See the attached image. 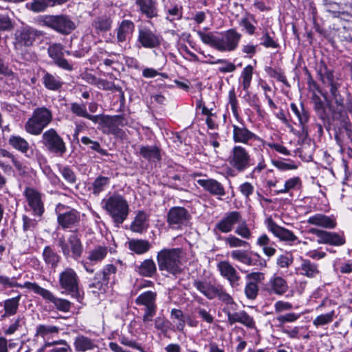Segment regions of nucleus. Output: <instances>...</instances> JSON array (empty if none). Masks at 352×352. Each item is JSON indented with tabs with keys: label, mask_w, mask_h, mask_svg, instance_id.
<instances>
[{
	"label": "nucleus",
	"mask_w": 352,
	"mask_h": 352,
	"mask_svg": "<svg viewBox=\"0 0 352 352\" xmlns=\"http://www.w3.org/2000/svg\"><path fill=\"white\" fill-rule=\"evenodd\" d=\"M197 34L204 44L221 52L234 51L242 37L241 34L233 28L217 34L198 30Z\"/></svg>",
	"instance_id": "obj_1"
},
{
	"label": "nucleus",
	"mask_w": 352,
	"mask_h": 352,
	"mask_svg": "<svg viewBox=\"0 0 352 352\" xmlns=\"http://www.w3.org/2000/svg\"><path fill=\"white\" fill-rule=\"evenodd\" d=\"M183 250L181 248H163L157 254L159 270L176 276L182 271V259Z\"/></svg>",
	"instance_id": "obj_2"
},
{
	"label": "nucleus",
	"mask_w": 352,
	"mask_h": 352,
	"mask_svg": "<svg viewBox=\"0 0 352 352\" xmlns=\"http://www.w3.org/2000/svg\"><path fill=\"white\" fill-rule=\"evenodd\" d=\"M103 208L117 224H121L126 219L129 207L125 198L118 194H113L102 200Z\"/></svg>",
	"instance_id": "obj_3"
},
{
	"label": "nucleus",
	"mask_w": 352,
	"mask_h": 352,
	"mask_svg": "<svg viewBox=\"0 0 352 352\" xmlns=\"http://www.w3.org/2000/svg\"><path fill=\"white\" fill-rule=\"evenodd\" d=\"M52 112L45 107L36 108L32 116L25 124V129L27 133L38 135L52 121Z\"/></svg>",
	"instance_id": "obj_4"
},
{
	"label": "nucleus",
	"mask_w": 352,
	"mask_h": 352,
	"mask_svg": "<svg viewBox=\"0 0 352 352\" xmlns=\"http://www.w3.org/2000/svg\"><path fill=\"white\" fill-rule=\"evenodd\" d=\"M40 23L63 35L69 34L76 28L70 18L64 14L43 16Z\"/></svg>",
	"instance_id": "obj_5"
},
{
	"label": "nucleus",
	"mask_w": 352,
	"mask_h": 352,
	"mask_svg": "<svg viewBox=\"0 0 352 352\" xmlns=\"http://www.w3.org/2000/svg\"><path fill=\"white\" fill-rule=\"evenodd\" d=\"M157 293L153 291H146L140 294L135 299L136 305L144 307L142 321L146 327L150 326L153 318L157 312Z\"/></svg>",
	"instance_id": "obj_6"
},
{
	"label": "nucleus",
	"mask_w": 352,
	"mask_h": 352,
	"mask_svg": "<svg viewBox=\"0 0 352 352\" xmlns=\"http://www.w3.org/2000/svg\"><path fill=\"white\" fill-rule=\"evenodd\" d=\"M58 245L66 258H72L77 261L82 256L83 246L80 238L76 234H71L67 240L60 237L58 241Z\"/></svg>",
	"instance_id": "obj_7"
},
{
	"label": "nucleus",
	"mask_w": 352,
	"mask_h": 352,
	"mask_svg": "<svg viewBox=\"0 0 352 352\" xmlns=\"http://www.w3.org/2000/svg\"><path fill=\"white\" fill-rule=\"evenodd\" d=\"M25 286L27 287V289L41 296L45 300L52 302L58 310L63 312L69 311L71 302L69 300L56 297L50 291L40 287L36 283L27 281Z\"/></svg>",
	"instance_id": "obj_8"
},
{
	"label": "nucleus",
	"mask_w": 352,
	"mask_h": 352,
	"mask_svg": "<svg viewBox=\"0 0 352 352\" xmlns=\"http://www.w3.org/2000/svg\"><path fill=\"white\" fill-rule=\"evenodd\" d=\"M79 278L76 271L71 267H66L59 274V284L65 293L73 296H78Z\"/></svg>",
	"instance_id": "obj_9"
},
{
	"label": "nucleus",
	"mask_w": 352,
	"mask_h": 352,
	"mask_svg": "<svg viewBox=\"0 0 352 352\" xmlns=\"http://www.w3.org/2000/svg\"><path fill=\"white\" fill-rule=\"evenodd\" d=\"M41 144L50 152L63 153L66 151L65 144L63 138L54 129L45 131L41 137Z\"/></svg>",
	"instance_id": "obj_10"
},
{
	"label": "nucleus",
	"mask_w": 352,
	"mask_h": 352,
	"mask_svg": "<svg viewBox=\"0 0 352 352\" xmlns=\"http://www.w3.org/2000/svg\"><path fill=\"white\" fill-rule=\"evenodd\" d=\"M56 212L58 215V223L63 229L72 228L75 227L79 221V213L74 209L67 208L66 206L62 204H58L56 206Z\"/></svg>",
	"instance_id": "obj_11"
},
{
	"label": "nucleus",
	"mask_w": 352,
	"mask_h": 352,
	"mask_svg": "<svg viewBox=\"0 0 352 352\" xmlns=\"http://www.w3.org/2000/svg\"><path fill=\"white\" fill-rule=\"evenodd\" d=\"M190 219L188 210L183 207H173L167 214V223L172 229H181L186 226Z\"/></svg>",
	"instance_id": "obj_12"
},
{
	"label": "nucleus",
	"mask_w": 352,
	"mask_h": 352,
	"mask_svg": "<svg viewBox=\"0 0 352 352\" xmlns=\"http://www.w3.org/2000/svg\"><path fill=\"white\" fill-rule=\"evenodd\" d=\"M69 55V51L64 50L63 46L60 43H52L47 48V54L53 63L58 67L71 72L73 70V65L64 58V54Z\"/></svg>",
	"instance_id": "obj_13"
},
{
	"label": "nucleus",
	"mask_w": 352,
	"mask_h": 352,
	"mask_svg": "<svg viewBox=\"0 0 352 352\" xmlns=\"http://www.w3.org/2000/svg\"><path fill=\"white\" fill-rule=\"evenodd\" d=\"M110 249L105 245H98L87 252L86 261H82L81 264L84 269L92 274L94 270L89 267V265H96L101 263L107 257Z\"/></svg>",
	"instance_id": "obj_14"
},
{
	"label": "nucleus",
	"mask_w": 352,
	"mask_h": 352,
	"mask_svg": "<svg viewBox=\"0 0 352 352\" xmlns=\"http://www.w3.org/2000/svg\"><path fill=\"white\" fill-rule=\"evenodd\" d=\"M160 34L152 31L147 27H140L138 29V42L142 47L148 49L158 47L162 43Z\"/></svg>",
	"instance_id": "obj_15"
},
{
	"label": "nucleus",
	"mask_w": 352,
	"mask_h": 352,
	"mask_svg": "<svg viewBox=\"0 0 352 352\" xmlns=\"http://www.w3.org/2000/svg\"><path fill=\"white\" fill-rule=\"evenodd\" d=\"M309 232L315 234L318 238L317 241L319 244L340 246L345 243L344 238L336 232H327L317 228L310 229Z\"/></svg>",
	"instance_id": "obj_16"
},
{
	"label": "nucleus",
	"mask_w": 352,
	"mask_h": 352,
	"mask_svg": "<svg viewBox=\"0 0 352 352\" xmlns=\"http://www.w3.org/2000/svg\"><path fill=\"white\" fill-rule=\"evenodd\" d=\"M24 195L33 213L41 216L44 212L42 195L34 188H27L24 191Z\"/></svg>",
	"instance_id": "obj_17"
},
{
	"label": "nucleus",
	"mask_w": 352,
	"mask_h": 352,
	"mask_svg": "<svg viewBox=\"0 0 352 352\" xmlns=\"http://www.w3.org/2000/svg\"><path fill=\"white\" fill-rule=\"evenodd\" d=\"M289 289L287 280L280 276L273 275L267 283L264 286L263 290L270 295L282 296Z\"/></svg>",
	"instance_id": "obj_18"
},
{
	"label": "nucleus",
	"mask_w": 352,
	"mask_h": 352,
	"mask_svg": "<svg viewBox=\"0 0 352 352\" xmlns=\"http://www.w3.org/2000/svg\"><path fill=\"white\" fill-rule=\"evenodd\" d=\"M267 228L280 241L292 243L298 239L293 232L276 224L272 219H268Z\"/></svg>",
	"instance_id": "obj_19"
},
{
	"label": "nucleus",
	"mask_w": 352,
	"mask_h": 352,
	"mask_svg": "<svg viewBox=\"0 0 352 352\" xmlns=\"http://www.w3.org/2000/svg\"><path fill=\"white\" fill-rule=\"evenodd\" d=\"M123 118L120 116L114 117L104 116L101 118L100 124L104 131L118 137H122L124 131L120 129L123 125Z\"/></svg>",
	"instance_id": "obj_20"
},
{
	"label": "nucleus",
	"mask_w": 352,
	"mask_h": 352,
	"mask_svg": "<svg viewBox=\"0 0 352 352\" xmlns=\"http://www.w3.org/2000/svg\"><path fill=\"white\" fill-rule=\"evenodd\" d=\"M220 274L226 278L232 287L239 285L241 276L236 269L228 261H221L217 264Z\"/></svg>",
	"instance_id": "obj_21"
},
{
	"label": "nucleus",
	"mask_w": 352,
	"mask_h": 352,
	"mask_svg": "<svg viewBox=\"0 0 352 352\" xmlns=\"http://www.w3.org/2000/svg\"><path fill=\"white\" fill-rule=\"evenodd\" d=\"M43 32L30 26L22 28L16 34V40L19 45L31 46L37 37L42 36Z\"/></svg>",
	"instance_id": "obj_22"
},
{
	"label": "nucleus",
	"mask_w": 352,
	"mask_h": 352,
	"mask_svg": "<svg viewBox=\"0 0 352 352\" xmlns=\"http://www.w3.org/2000/svg\"><path fill=\"white\" fill-rule=\"evenodd\" d=\"M338 122L334 126L335 139L341 146V142L345 137L350 138L352 135L351 123L347 116H341Z\"/></svg>",
	"instance_id": "obj_23"
},
{
	"label": "nucleus",
	"mask_w": 352,
	"mask_h": 352,
	"mask_svg": "<svg viewBox=\"0 0 352 352\" xmlns=\"http://www.w3.org/2000/svg\"><path fill=\"white\" fill-rule=\"evenodd\" d=\"M242 220V216L239 212L232 211L228 212L215 226L216 228L221 232L228 233L232 230L235 224Z\"/></svg>",
	"instance_id": "obj_24"
},
{
	"label": "nucleus",
	"mask_w": 352,
	"mask_h": 352,
	"mask_svg": "<svg viewBox=\"0 0 352 352\" xmlns=\"http://www.w3.org/2000/svg\"><path fill=\"white\" fill-rule=\"evenodd\" d=\"M135 30L133 22L130 20H123L116 29L117 43L122 46L124 43L129 40Z\"/></svg>",
	"instance_id": "obj_25"
},
{
	"label": "nucleus",
	"mask_w": 352,
	"mask_h": 352,
	"mask_svg": "<svg viewBox=\"0 0 352 352\" xmlns=\"http://www.w3.org/2000/svg\"><path fill=\"white\" fill-rule=\"evenodd\" d=\"M301 263L296 268L298 274L309 278H316L320 274L318 265L309 259L300 258Z\"/></svg>",
	"instance_id": "obj_26"
},
{
	"label": "nucleus",
	"mask_w": 352,
	"mask_h": 352,
	"mask_svg": "<svg viewBox=\"0 0 352 352\" xmlns=\"http://www.w3.org/2000/svg\"><path fill=\"white\" fill-rule=\"evenodd\" d=\"M307 223L326 229H333L336 227V219L329 216L318 213L309 217L307 220Z\"/></svg>",
	"instance_id": "obj_27"
},
{
	"label": "nucleus",
	"mask_w": 352,
	"mask_h": 352,
	"mask_svg": "<svg viewBox=\"0 0 352 352\" xmlns=\"http://www.w3.org/2000/svg\"><path fill=\"white\" fill-rule=\"evenodd\" d=\"M42 82L47 89L54 91L60 90L64 84L59 76L45 70H43Z\"/></svg>",
	"instance_id": "obj_28"
},
{
	"label": "nucleus",
	"mask_w": 352,
	"mask_h": 352,
	"mask_svg": "<svg viewBox=\"0 0 352 352\" xmlns=\"http://www.w3.org/2000/svg\"><path fill=\"white\" fill-rule=\"evenodd\" d=\"M197 183L212 195L219 196L225 195L223 186L215 179H198Z\"/></svg>",
	"instance_id": "obj_29"
},
{
	"label": "nucleus",
	"mask_w": 352,
	"mask_h": 352,
	"mask_svg": "<svg viewBox=\"0 0 352 352\" xmlns=\"http://www.w3.org/2000/svg\"><path fill=\"white\" fill-rule=\"evenodd\" d=\"M135 270L140 276L151 278L156 274L157 267L153 259L147 258L141 262L140 265H137Z\"/></svg>",
	"instance_id": "obj_30"
},
{
	"label": "nucleus",
	"mask_w": 352,
	"mask_h": 352,
	"mask_svg": "<svg viewBox=\"0 0 352 352\" xmlns=\"http://www.w3.org/2000/svg\"><path fill=\"white\" fill-rule=\"evenodd\" d=\"M74 345L75 350L78 352H85L97 348V344L94 340L82 335L78 336L75 338Z\"/></svg>",
	"instance_id": "obj_31"
},
{
	"label": "nucleus",
	"mask_w": 352,
	"mask_h": 352,
	"mask_svg": "<svg viewBox=\"0 0 352 352\" xmlns=\"http://www.w3.org/2000/svg\"><path fill=\"white\" fill-rule=\"evenodd\" d=\"M136 4L140 7L142 14L148 18H153L157 16V9L155 0H135Z\"/></svg>",
	"instance_id": "obj_32"
},
{
	"label": "nucleus",
	"mask_w": 352,
	"mask_h": 352,
	"mask_svg": "<svg viewBox=\"0 0 352 352\" xmlns=\"http://www.w3.org/2000/svg\"><path fill=\"white\" fill-rule=\"evenodd\" d=\"M290 108L293 113L297 117L299 124L302 127V133H307L305 124L309 119L308 111L305 109L302 104L297 106L295 103H291Z\"/></svg>",
	"instance_id": "obj_33"
},
{
	"label": "nucleus",
	"mask_w": 352,
	"mask_h": 352,
	"mask_svg": "<svg viewBox=\"0 0 352 352\" xmlns=\"http://www.w3.org/2000/svg\"><path fill=\"white\" fill-rule=\"evenodd\" d=\"M193 285L199 292L208 299H213L215 298V292L217 291V285L200 280H195Z\"/></svg>",
	"instance_id": "obj_34"
},
{
	"label": "nucleus",
	"mask_w": 352,
	"mask_h": 352,
	"mask_svg": "<svg viewBox=\"0 0 352 352\" xmlns=\"http://www.w3.org/2000/svg\"><path fill=\"white\" fill-rule=\"evenodd\" d=\"M21 295L6 299L3 301L4 313L2 318L10 317L15 315L18 311Z\"/></svg>",
	"instance_id": "obj_35"
},
{
	"label": "nucleus",
	"mask_w": 352,
	"mask_h": 352,
	"mask_svg": "<svg viewBox=\"0 0 352 352\" xmlns=\"http://www.w3.org/2000/svg\"><path fill=\"white\" fill-rule=\"evenodd\" d=\"M256 245L262 248L263 252L268 257H272L276 252V250L273 246L274 243L271 241L269 236L265 234L261 235L257 239Z\"/></svg>",
	"instance_id": "obj_36"
},
{
	"label": "nucleus",
	"mask_w": 352,
	"mask_h": 352,
	"mask_svg": "<svg viewBox=\"0 0 352 352\" xmlns=\"http://www.w3.org/2000/svg\"><path fill=\"white\" fill-rule=\"evenodd\" d=\"M129 248L137 254H143L151 248V245L146 240L131 239L129 241Z\"/></svg>",
	"instance_id": "obj_37"
},
{
	"label": "nucleus",
	"mask_w": 352,
	"mask_h": 352,
	"mask_svg": "<svg viewBox=\"0 0 352 352\" xmlns=\"http://www.w3.org/2000/svg\"><path fill=\"white\" fill-rule=\"evenodd\" d=\"M117 272L116 266L111 264L105 265L101 272L96 273L95 279L98 280L101 285H107L112 276H114Z\"/></svg>",
	"instance_id": "obj_38"
},
{
	"label": "nucleus",
	"mask_w": 352,
	"mask_h": 352,
	"mask_svg": "<svg viewBox=\"0 0 352 352\" xmlns=\"http://www.w3.org/2000/svg\"><path fill=\"white\" fill-rule=\"evenodd\" d=\"M112 22V19L109 16H101L95 19L92 26L98 33L105 32L111 28Z\"/></svg>",
	"instance_id": "obj_39"
},
{
	"label": "nucleus",
	"mask_w": 352,
	"mask_h": 352,
	"mask_svg": "<svg viewBox=\"0 0 352 352\" xmlns=\"http://www.w3.org/2000/svg\"><path fill=\"white\" fill-rule=\"evenodd\" d=\"M59 331V328L56 326L39 324L36 329V336H40L44 340L49 339L54 334H57Z\"/></svg>",
	"instance_id": "obj_40"
},
{
	"label": "nucleus",
	"mask_w": 352,
	"mask_h": 352,
	"mask_svg": "<svg viewBox=\"0 0 352 352\" xmlns=\"http://www.w3.org/2000/svg\"><path fill=\"white\" fill-rule=\"evenodd\" d=\"M147 216L144 212H139L131 225L133 232L141 233L147 228Z\"/></svg>",
	"instance_id": "obj_41"
},
{
	"label": "nucleus",
	"mask_w": 352,
	"mask_h": 352,
	"mask_svg": "<svg viewBox=\"0 0 352 352\" xmlns=\"http://www.w3.org/2000/svg\"><path fill=\"white\" fill-rule=\"evenodd\" d=\"M233 137L235 142L246 143L253 137V133L244 127L234 126Z\"/></svg>",
	"instance_id": "obj_42"
},
{
	"label": "nucleus",
	"mask_w": 352,
	"mask_h": 352,
	"mask_svg": "<svg viewBox=\"0 0 352 352\" xmlns=\"http://www.w3.org/2000/svg\"><path fill=\"white\" fill-rule=\"evenodd\" d=\"M109 178L107 177L100 176L97 177L92 184V192L95 195H98L101 192L109 185Z\"/></svg>",
	"instance_id": "obj_43"
},
{
	"label": "nucleus",
	"mask_w": 352,
	"mask_h": 352,
	"mask_svg": "<svg viewBox=\"0 0 352 352\" xmlns=\"http://www.w3.org/2000/svg\"><path fill=\"white\" fill-rule=\"evenodd\" d=\"M230 256L232 259L239 261L246 265H252V259L248 252L243 250H235L231 252Z\"/></svg>",
	"instance_id": "obj_44"
},
{
	"label": "nucleus",
	"mask_w": 352,
	"mask_h": 352,
	"mask_svg": "<svg viewBox=\"0 0 352 352\" xmlns=\"http://www.w3.org/2000/svg\"><path fill=\"white\" fill-rule=\"evenodd\" d=\"M23 324H24V318L19 316L12 320L8 327L3 329V333L7 336L14 335L22 327Z\"/></svg>",
	"instance_id": "obj_45"
},
{
	"label": "nucleus",
	"mask_w": 352,
	"mask_h": 352,
	"mask_svg": "<svg viewBox=\"0 0 352 352\" xmlns=\"http://www.w3.org/2000/svg\"><path fill=\"white\" fill-rule=\"evenodd\" d=\"M43 256L45 263L52 267H55L60 261V256L49 246L45 248Z\"/></svg>",
	"instance_id": "obj_46"
},
{
	"label": "nucleus",
	"mask_w": 352,
	"mask_h": 352,
	"mask_svg": "<svg viewBox=\"0 0 352 352\" xmlns=\"http://www.w3.org/2000/svg\"><path fill=\"white\" fill-rule=\"evenodd\" d=\"M9 142L12 147L21 153H27L30 147L28 142L20 136H12Z\"/></svg>",
	"instance_id": "obj_47"
},
{
	"label": "nucleus",
	"mask_w": 352,
	"mask_h": 352,
	"mask_svg": "<svg viewBox=\"0 0 352 352\" xmlns=\"http://www.w3.org/2000/svg\"><path fill=\"white\" fill-rule=\"evenodd\" d=\"M170 318L176 323V329L179 331H183L185 327V320L183 311L180 309H173L170 312Z\"/></svg>",
	"instance_id": "obj_48"
},
{
	"label": "nucleus",
	"mask_w": 352,
	"mask_h": 352,
	"mask_svg": "<svg viewBox=\"0 0 352 352\" xmlns=\"http://www.w3.org/2000/svg\"><path fill=\"white\" fill-rule=\"evenodd\" d=\"M336 317V313L334 310H332L331 311L320 314L314 320L313 324L315 327H318L319 326H323L325 324H328L331 323L334 318Z\"/></svg>",
	"instance_id": "obj_49"
},
{
	"label": "nucleus",
	"mask_w": 352,
	"mask_h": 352,
	"mask_svg": "<svg viewBox=\"0 0 352 352\" xmlns=\"http://www.w3.org/2000/svg\"><path fill=\"white\" fill-rule=\"evenodd\" d=\"M253 74V67L247 65L242 71L241 78H242V86L245 91H248L250 87Z\"/></svg>",
	"instance_id": "obj_50"
},
{
	"label": "nucleus",
	"mask_w": 352,
	"mask_h": 352,
	"mask_svg": "<svg viewBox=\"0 0 352 352\" xmlns=\"http://www.w3.org/2000/svg\"><path fill=\"white\" fill-rule=\"evenodd\" d=\"M230 163L239 170H242L249 166L248 155H232Z\"/></svg>",
	"instance_id": "obj_51"
},
{
	"label": "nucleus",
	"mask_w": 352,
	"mask_h": 352,
	"mask_svg": "<svg viewBox=\"0 0 352 352\" xmlns=\"http://www.w3.org/2000/svg\"><path fill=\"white\" fill-rule=\"evenodd\" d=\"M0 75H3L8 78L10 80V84L15 86L18 84L19 80L14 72L4 64L2 60L0 59Z\"/></svg>",
	"instance_id": "obj_52"
},
{
	"label": "nucleus",
	"mask_w": 352,
	"mask_h": 352,
	"mask_svg": "<svg viewBox=\"0 0 352 352\" xmlns=\"http://www.w3.org/2000/svg\"><path fill=\"white\" fill-rule=\"evenodd\" d=\"M224 241L230 248L246 247L248 243L243 241L234 235H229L224 238Z\"/></svg>",
	"instance_id": "obj_53"
},
{
	"label": "nucleus",
	"mask_w": 352,
	"mask_h": 352,
	"mask_svg": "<svg viewBox=\"0 0 352 352\" xmlns=\"http://www.w3.org/2000/svg\"><path fill=\"white\" fill-rule=\"evenodd\" d=\"M301 182L299 177H293L287 180L284 188L276 191L277 194L286 193L290 190L298 188L300 186Z\"/></svg>",
	"instance_id": "obj_54"
},
{
	"label": "nucleus",
	"mask_w": 352,
	"mask_h": 352,
	"mask_svg": "<svg viewBox=\"0 0 352 352\" xmlns=\"http://www.w3.org/2000/svg\"><path fill=\"white\" fill-rule=\"evenodd\" d=\"M261 41V45L266 48H277L278 47V44L270 35L267 29L263 30Z\"/></svg>",
	"instance_id": "obj_55"
},
{
	"label": "nucleus",
	"mask_w": 352,
	"mask_h": 352,
	"mask_svg": "<svg viewBox=\"0 0 352 352\" xmlns=\"http://www.w3.org/2000/svg\"><path fill=\"white\" fill-rule=\"evenodd\" d=\"M234 232L239 236L245 239H250L252 236V233L248 225L244 220H241L236 226Z\"/></svg>",
	"instance_id": "obj_56"
},
{
	"label": "nucleus",
	"mask_w": 352,
	"mask_h": 352,
	"mask_svg": "<svg viewBox=\"0 0 352 352\" xmlns=\"http://www.w3.org/2000/svg\"><path fill=\"white\" fill-rule=\"evenodd\" d=\"M0 285H2L3 288L7 287H20L27 288L25 287V283L23 285L18 283L15 280V278H10L6 276L0 275Z\"/></svg>",
	"instance_id": "obj_57"
},
{
	"label": "nucleus",
	"mask_w": 352,
	"mask_h": 352,
	"mask_svg": "<svg viewBox=\"0 0 352 352\" xmlns=\"http://www.w3.org/2000/svg\"><path fill=\"white\" fill-rule=\"evenodd\" d=\"M245 294L248 299L254 300L258 293V286L254 282H248L245 287Z\"/></svg>",
	"instance_id": "obj_58"
},
{
	"label": "nucleus",
	"mask_w": 352,
	"mask_h": 352,
	"mask_svg": "<svg viewBox=\"0 0 352 352\" xmlns=\"http://www.w3.org/2000/svg\"><path fill=\"white\" fill-rule=\"evenodd\" d=\"M303 327H285L283 328V333L287 335L291 339H300L301 337V330Z\"/></svg>",
	"instance_id": "obj_59"
},
{
	"label": "nucleus",
	"mask_w": 352,
	"mask_h": 352,
	"mask_svg": "<svg viewBox=\"0 0 352 352\" xmlns=\"http://www.w3.org/2000/svg\"><path fill=\"white\" fill-rule=\"evenodd\" d=\"M212 64H222L219 67V71L221 73L233 72L236 69V66L226 59H217L216 61L212 62Z\"/></svg>",
	"instance_id": "obj_60"
},
{
	"label": "nucleus",
	"mask_w": 352,
	"mask_h": 352,
	"mask_svg": "<svg viewBox=\"0 0 352 352\" xmlns=\"http://www.w3.org/2000/svg\"><path fill=\"white\" fill-rule=\"evenodd\" d=\"M294 258L291 254L286 253L278 256L276 263L281 268H287L293 263Z\"/></svg>",
	"instance_id": "obj_61"
},
{
	"label": "nucleus",
	"mask_w": 352,
	"mask_h": 352,
	"mask_svg": "<svg viewBox=\"0 0 352 352\" xmlns=\"http://www.w3.org/2000/svg\"><path fill=\"white\" fill-rule=\"evenodd\" d=\"M273 164L278 169L283 170L296 169L298 167V164L291 160H275L273 161Z\"/></svg>",
	"instance_id": "obj_62"
},
{
	"label": "nucleus",
	"mask_w": 352,
	"mask_h": 352,
	"mask_svg": "<svg viewBox=\"0 0 352 352\" xmlns=\"http://www.w3.org/2000/svg\"><path fill=\"white\" fill-rule=\"evenodd\" d=\"M71 111L79 117L85 118L87 114L86 105L83 103L79 104L77 102H72L70 107Z\"/></svg>",
	"instance_id": "obj_63"
},
{
	"label": "nucleus",
	"mask_w": 352,
	"mask_h": 352,
	"mask_svg": "<svg viewBox=\"0 0 352 352\" xmlns=\"http://www.w3.org/2000/svg\"><path fill=\"white\" fill-rule=\"evenodd\" d=\"M155 328L165 333L169 329V322L164 317L158 316L154 320Z\"/></svg>",
	"instance_id": "obj_64"
}]
</instances>
